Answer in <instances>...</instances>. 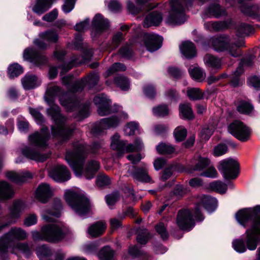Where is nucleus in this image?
Masks as SVG:
<instances>
[{
  "instance_id": "f257e3e1",
  "label": "nucleus",
  "mask_w": 260,
  "mask_h": 260,
  "mask_svg": "<svg viewBox=\"0 0 260 260\" xmlns=\"http://www.w3.org/2000/svg\"><path fill=\"white\" fill-rule=\"evenodd\" d=\"M69 92H64L57 86H50L47 89L45 101L50 106L47 110V113L53 119L55 125L52 127V134L54 137H60L62 140H66L73 132V129L69 128L66 124V119L60 113V108L54 104V99L58 96L60 104L67 110H73L77 103L74 98H69Z\"/></svg>"
},
{
  "instance_id": "f03ea898",
  "label": "nucleus",
  "mask_w": 260,
  "mask_h": 260,
  "mask_svg": "<svg viewBox=\"0 0 260 260\" xmlns=\"http://www.w3.org/2000/svg\"><path fill=\"white\" fill-rule=\"evenodd\" d=\"M238 222L244 227L250 225L245 232V242L242 239H236L233 241L232 246L238 253L255 250L260 244V207L256 209H243L238 211L235 215Z\"/></svg>"
},
{
  "instance_id": "7ed1b4c3",
  "label": "nucleus",
  "mask_w": 260,
  "mask_h": 260,
  "mask_svg": "<svg viewBox=\"0 0 260 260\" xmlns=\"http://www.w3.org/2000/svg\"><path fill=\"white\" fill-rule=\"evenodd\" d=\"M74 150L68 151L66 155V160L74 171L77 176L83 175L86 179L94 178L100 169V163L96 160L89 161L83 168L85 158L88 154V148L82 143L77 142L74 144Z\"/></svg>"
},
{
  "instance_id": "20e7f679",
  "label": "nucleus",
  "mask_w": 260,
  "mask_h": 260,
  "mask_svg": "<svg viewBox=\"0 0 260 260\" xmlns=\"http://www.w3.org/2000/svg\"><path fill=\"white\" fill-rule=\"evenodd\" d=\"M31 235L34 241L56 243L64 238L66 230L63 226L56 224H48L41 228V232L32 231Z\"/></svg>"
},
{
  "instance_id": "39448f33",
  "label": "nucleus",
  "mask_w": 260,
  "mask_h": 260,
  "mask_svg": "<svg viewBox=\"0 0 260 260\" xmlns=\"http://www.w3.org/2000/svg\"><path fill=\"white\" fill-rule=\"evenodd\" d=\"M64 197L67 203L80 216L86 215L89 212L90 202L84 194L68 190L65 192Z\"/></svg>"
},
{
  "instance_id": "423d86ee",
  "label": "nucleus",
  "mask_w": 260,
  "mask_h": 260,
  "mask_svg": "<svg viewBox=\"0 0 260 260\" xmlns=\"http://www.w3.org/2000/svg\"><path fill=\"white\" fill-rule=\"evenodd\" d=\"M191 0H172L171 8L166 19V22L169 25L175 26L184 23L187 18L185 14V8L186 3ZM204 3L208 0H199Z\"/></svg>"
},
{
  "instance_id": "0eeeda50",
  "label": "nucleus",
  "mask_w": 260,
  "mask_h": 260,
  "mask_svg": "<svg viewBox=\"0 0 260 260\" xmlns=\"http://www.w3.org/2000/svg\"><path fill=\"white\" fill-rule=\"evenodd\" d=\"M230 39L226 36H220L212 39V48L217 51H226L229 54L234 57L241 55L239 47L242 44H230Z\"/></svg>"
},
{
  "instance_id": "6e6552de",
  "label": "nucleus",
  "mask_w": 260,
  "mask_h": 260,
  "mask_svg": "<svg viewBox=\"0 0 260 260\" xmlns=\"http://www.w3.org/2000/svg\"><path fill=\"white\" fill-rule=\"evenodd\" d=\"M28 236V234L23 229L19 227L12 228L8 232L0 237V249L5 252L10 243L24 240Z\"/></svg>"
},
{
  "instance_id": "1a4fd4ad",
  "label": "nucleus",
  "mask_w": 260,
  "mask_h": 260,
  "mask_svg": "<svg viewBox=\"0 0 260 260\" xmlns=\"http://www.w3.org/2000/svg\"><path fill=\"white\" fill-rule=\"evenodd\" d=\"M217 167L225 179H235L239 174V164L231 157L220 160Z\"/></svg>"
},
{
  "instance_id": "9d476101",
  "label": "nucleus",
  "mask_w": 260,
  "mask_h": 260,
  "mask_svg": "<svg viewBox=\"0 0 260 260\" xmlns=\"http://www.w3.org/2000/svg\"><path fill=\"white\" fill-rule=\"evenodd\" d=\"M228 132L242 142L247 141L251 135L250 129L239 120H236L229 125Z\"/></svg>"
},
{
  "instance_id": "9b49d317",
  "label": "nucleus",
  "mask_w": 260,
  "mask_h": 260,
  "mask_svg": "<svg viewBox=\"0 0 260 260\" xmlns=\"http://www.w3.org/2000/svg\"><path fill=\"white\" fill-rule=\"evenodd\" d=\"M176 223L180 229L187 231L191 230L195 224L191 212L187 209L179 211Z\"/></svg>"
},
{
  "instance_id": "f8f14e48",
  "label": "nucleus",
  "mask_w": 260,
  "mask_h": 260,
  "mask_svg": "<svg viewBox=\"0 0 260 260\" xmlns=\"http://www.w3.org/2000/svg\"><path fill=\"white\" fill-rule=\"evenodd\" d=\"M110 100L107 99L104 94H99L95 96L93 102L98 106V112L100 116H105L118 111V108L116 105L114 106L115 108L113 109L110 108Z\"/></svg>"
},
{
  "instance_id": "ddd939ff",
  "label": "nucleus",
  "mask_w": 260,
  "mask_h": 260,
  "mask_svg": "<svg viewBox=\"0 0 260 260\" xmlns=\"http://www.w3.org/2000/svg\"><path fill=\"white\" fill-rule=\"evenodd\" d=\"M49 137L48 129L46 127L41 128L40 132H36L29 136L31 146L38 148H44L47 146V141Z\"/></svg>"
},
{
  "instance_id": "4468645a",
  "label": "nucleus",
  "mask_w": 260,
  "mask_h": 260,
  "mask_svg": "<svg viewBox=\"0 0 260 260\" xmlns=\"http://www.w3.org/2000/svg\"><path fill=\"white\" fill-rule=\"evenodd\" d=\"M120 122V120L116 116L103 118L93 126L92 132L94 135H98L105 130L111 127H116Z\"/></svg>"
},
{
  "instance_id": "2eb2a0df",
  "label": "nucleus",
  "mask_w": 260,
  "mask_h": 260,
  "mask_svg": "<svg viewBox=\"0 0 260 260\" xmlns=\"http://www.w3.org/2000/svg\"><path fill=\"white\" fill-rule=\"evenodd\" d=\"M127 173L134 180L144 183H152L151 178L148 175V168L146 165L142 167L132 166L129 168Z\"/></svg>"
},
{
  "instance_id": "dca6fc26",
  "label": "nucleus",
  "mask_w": 260,
  "mask_h": 260,
  "mask_svg": "<svg viewBox=\"0 0 260 260\" xmlns=\"http://www.w3.org/2000/svg\"><path fill=\"white\" fill-rule=\"evenodd\" d=\"M99 79L100 76L98 74L90 73L86 77L76 81L71 88V91L74 92L81 91L86 84L89 88H91L98 83Z\"/></svg>"
},
{
  "instance_id": "f3484780",
  "label": "nucleus",
  "mask_w": 260,
  "mask_h": 260,
  "mask_svg": "<svg viewBox=\"0 0 260 260\" xmlns=\"http://www.w3.org/2000/svg\"><path fill=\"white\" fill-rule=\"evenodd\" d=\"M252 57H249L245 58L241 61L236 70L231 75V84L233 86L237 87L244 83V79L240 77V75L243 72V67L251 66L252 64Z\"/></svg>"
},
{
  "instance_id": "a211bd4d",
  "label": "nucleus",
  "mask_w": 260,
  "mask_h": 260,
  "mask_svg": "<svg viewBox=\"0 0 260 260\" xmlns=\"http://www.w3.org/2000/svg\"><path fill=\"white\" fill-rule=\"evenodd\" d=\"M49 176L57 182H65L71 178V174L67 168L63 165H57L49 172Z\"/></svg>"
},
{
  "instance_id": "6ab92c4d",
  "label": "nucleus",
  "mask_w": 260,
  "mask_h": 260,
  "mask_svg": "<svg viewBox=\"0 0 260 260\" xmlns=\"http://www.w3.org/2000/svg\"><path fill=\"white\" fill-rule=\"evenodd\" d=\"M92 56V51L91 50L86 51L84 55L81 57V59H80V57H77L76 56H73L71 61L69 62V63L67 64H64L59 67L61 69L60 74H64L73 68L74 66L88 62L91 59Z\"/></svg>"
},
{
  "instance_id": "aec40b11",
  "label": "nucleus",
  "mask_w": 260,
  "mask_h": 260,
  "mask_svg": "<svg viewBox=\"0 0 260 260\" xmlns=\"http://www.w3.org/2000/svg\"><path fill=\"white\" fill-rule=\"evenodd\" d=\"M145 47L148 51L153 52L161 46L162 38L155 34H145L143 37Z\"/></svg>"
},
{
  "instance_id": "412c9836",
  "label": "nucleus",
  "mask_w": 260,
  "mask_h": 260,
  "mask_svg": "<svg viewBox=\"0 0 260 260\" xmlns=\"http://www.w3.org/2000/svg\"><path fill=\"white\" fill-rule=\"evenodd\" d=\"M23 58L25 60H30L35 65L40 66L47 62L46 56L39 53L32 48H27L23 52Z\"/></svg>"
},
{
  "instance_id": "4be33fe9",
  "label": "nucleus",
  "mask_w": 260,
  "mask_h": 260,
  "mask_svg": "<svg viewBox=\"0 0 260 260\" xmlns=\"http://www.w3.org/2000/svg\"><path fill=\"white\" fill-rule=\"evenodd\" d=\"M21 153L26 158L37 162H43L50 156V153L41 154L31 146H25L21 149Z\"/></svg>"
},
{
  "instance_id": "5701e85b",
  "label": "nucleus",
  "mask_w": 260,
  "mask_h": 260,
  "mask_svg": "<svg viewBox=\"0 0 260 260\" xmlns=\"http://www.w3.org/2000/svg\"><path fill=\"white\" fill-rule=\"evenodd\" d=\"M15 192L12 186L5 181H0V210L2 209V202L12 199Z\"/></svg>"
},
{
  "instance_id": "b1692460",
  "label": "nucleus",
  "mask_w": 260,
  "mask_h": 260,
  "mask_svg": "<svg viewBox=\"0 0 260 260\" xmlns=\"http://www.w3.org/2000/svg\"><path fill=\"white\" fill-rule=\"evenodd\" d=\"M92 25L95 28L96 32L99 34L109 27V22L101 14H97L92 20Z\"/></svg>"
},
{
  "instance_id": "393cba45",
  "label": "nucleus",
  "mask_w": 260,
  "mask_h": 260,
  "mask_svg": "<svg viewBox=\"0 0 260 260\" xmlns=\"http://www.w3.org/2000/svg\"><path fill=\"white\" fill-rule=\"evenodd\" d=\"M50 196V188L48 184L42 183L38 186L36 191V197L41 202H47Z\"/></svg>"
},
{
  "instance_id": "a878e982",
  "label": "nucleus",
  "mask_w": 260,
  "mask_h": 260,
  "mask_svg": "<svg viewBox=\"0 0 260 260\" xmlns=\"http://www.w3.org/2000/svg\"><path fill=\"white\" fill-rule=\"evenodd\" d=\"M240 10L244 14L253 17L260 20V4H255L252 6H248L246 3L240 4Z\"/></svg>"
},
{
  "instance_id": "bb28decb",
  "label": "nucleus",
  "mask_w": 260,
  "mask_h": 260,
  "mask_svg": "<svg viewBox=\"0 0 260 260\" xmlns=\"http://www.w3.org/2000/svg\"><path fill=\"white\" fill-rule=\"evenodd\" d=\"M6 177L14 182L19 183L24 182L31 178L32 175L29 172L16 173L11 171L6 173Z\"/></svg>"
},
{
  "instance_id": "cd10ccee",
  "label": "nucleus",
  "mask_w": 260,
  "mask_h": 260,
  "mask_svg": "<svg viewBox=\"0 0 260 260\" xmlns=\"http://www.w3.org/2000/svg\"><path fill=\"white\" fill-rule=\"evenodd\" d=\"M180 50L182 54L188 59L192 58L197 55L196 47L191 41H186L183 42L180 46Z\"/></svg>"
},
{
  "instance_id": "c85d7f7f",
  "label": "nucleus",
  "mask_w": 260,
  "mask_h": 260,
  "mask_svg": "<svg viewBox=\"0 0 260 260\" xmlns=\"http://www.w3.org/2000/svg\"><path fill=\"white\" fill-rule=\"evenodd\" d=\"M162 20L161 14L157 11H153L146 17L143 26L144 27H149L152 25L157 26L160 23Z\"/></svg>"
},
{
  "instance_id": "c756f323",
  "label": "nucleus",
  "mask_w": 260,
  "mask_h": 260,
  "mask_svg": "<svg viewBox=\"0 0 260 260\" xmlns=\"http://www.w3.org/2000/svg\"><path fill=\"white\" fill-rule=\"evenodd\" d=\"M21 82L23 88L28 90L40 85L41 80L35 75L32 74H26L21 79Z\"/></svg>"
},
{
  "instance_id": "7c9ffc66",
  "label": "nucleus",
  "mask_w": 260,
  "mask_h": 260,
  "mask_svg": "<svg viewBox=\"0 0 260 260\" xmlns=\"http://www.w3.org/2000/svg\"><path fill=\"white\" fill-rule=\"evenodd\" d=\"M52 2L49 0H37L36 4L32 7V11L39 15H41L51 7Z\"/></svg>"
},
{
  "instance_id": "2f4dec72",
  "label": "nucleus",
  "mask_w": 260,
  "mask_h": 260,
  "mask_svg": "<svg viewBox=\"0 0 260 260\" xmlns=\"http://www.w3.org/2000/svg\"><path fill=\"white\" fill-rule=\"evenodd\" d=\"M39 37L49 43H56L59 40V35L54 29H48L39 35Z\"/></svg>"
},
{
  "instance_id": "473e14b6",
  "label": "nucleus",
  "mask_w": 260,
  "mask_h": 260,
  "mask_svg": "<svg viewBox=\"0 0 260 260\" xmlns=\"http://www.w3.org/2000/svg\"><path fill=\"white\" fill-rule=\"evenodd\" d=\"M201 206H202L207 210H210L211 207V199L210 197L203 196L201 199L200 205H199L196 208L194 215L196 217L200 220H202L203 219L202 215L200 212Z\"/></svg>"
},
{
  "instance_id": "72a5a7b5",
  "label": "nucleus",
  "mask_w": 260,
  "mask_h": 260,
  "mask_svg": "<svg viewBox=\"0 0 260 260\" xmlns=\"http://www.w3.org/2000/svg\"><path fill=\"white\" fill-rule=\"evenodd\" d=\"M126 142L124 141L120 140V136L118 134H115L111 137V147L112 149L116 150L120 153L125 152V146Z\"/></svg>"
},
{
  "instance_id": "f704fd0d",
  "label": "nucleus",
  "mask_w": 260,
  "mask_h": 260,
  "mask_svg": "<svg viewBox=\"0 0 260 260\" xmlns=\"http://www.w3.org/2000/svg\"><path fill=\"white\" fill-rule=\"evenodd\" d=\"M228 186L232 189L235 188L234 184L231 182H228L227 184H225L221 181H215L212 182V190L215 191L220 194L225 193L227 190Z\"/></svg>"
},
{
  "instance_id": "c9c22d12",
  "label": "nucleus",
  "mask_w": 260,
  "mask_h": 260,
  "mask_svg": "<svg viewBox=\"0 0 260 260\" xmlns=\"http://www.w3.org/2000/svg\"><path fill=\"white\" fill-rule=\"evenodd\" d=\"M106 229L105 224L100 221L92 224L88 229V234L92 237H96L102 235Z\"/></svg>"
},
{
  "instance_id": "e433bc0d",
  "label": "nucleus",
  "mask_w": 260,
  "mask_h": 260,
  "mask_svg": "<svg viewBox=\"0 0 260 260\" xmlns=\"http://www.w3.org/2000/svg\"><path fill=\"white\" fill-rule=\"evenodd\" d=\"M188 72L190 76L197 81L202 82L205 79V73L198 66H190Z\"/></svg>"
},
{
  "instance_id": "4c0bfd02",
  "label": "nucleus",
  "mask_w": 260,
  "mask_h": 260,
  "mask_svg": "<svg viewBox=\"0 0 260 260\" xmlns=\"http://www.w3.org/2000/svg\"><path fill=\"white\" fill-rule=\"evenodd\" d=\"M179 110L184 119L191 120L194 118L193 113L190 104L180 105L179 106Z\"/></svg>"
},
{
  "instance_id": "58836bf2",
  "label": "nucleus",
  "mask_w": 260,
  "mask_h": 260,
  "mask_svg": "<svg viewBox=\"0 0 260 260\" xmlns=\"http://www.w3.org/2000/svg\"><path fill=\"white\" fill-rule=\"evenodd\" d=\"M24 208L25 205L22 202L20 201L15 202L11 210V217L15 218H18Z\"/></svg>"
},
{
  "instance_id": "ea45409f",
  "label": "nucleus",
  "mask_w": 260,
  "mask_h": 260,
  "mask_svg": "<svg viewBox=\"0 0 260 260\" xmlns=\"http://www.w3.org/2000/svg\"><path fill=\"white\" fill-rule=\"evenodd\" d=\"M114 83L123 90L128 89L129 82L128 79L122 76L118 75L114 78Z\"/></svg>"
},
{
  "instance_id": "a19ab883",
  "label": "nucleus",
  "mask_w": 260,
  "mask_h": 260,
  "mask_svg": "<svg viewBox=\"0 0 260 260\" xmlns=\"http://www.w3.org/2000/svg\"><path fill=\"white\" fill-rule=\"evenodd\" d=\"M156 150L159 154H169L174 152L175 148L169 144L160 143L156 147Z\"/></svg>"
},
{
  "instance_id": "79ce46f5",
  "label": "nucleus",
  "mask_w": 260,
  "mask_h": 260,
  "mask_svg": "<svg viewBox=\"0 0 260 260\" xmlns=\"http://www.w3.org/2000/svg\"><path fill=\"white\" fill-rule=\"evenodd\" d=\"M57 211L53 212L52 211L47 212V214L42 215V218L46 222H54V219L53 217H58L60 216V209L61 208V205L60 201H58L56 204Z\"/></svg>"
},
{
  "instance_id": "37998d69",
  "label": "nucleus",
  "mask_w": 260,
  "mask_h": 260,
  "mask_svg": "<svg viewBox=\"0 0 260 260\" xmlns=\"http://www.w3.org/2000/svg\"><path fill=\"white\" fill-rule=\"evenodd\" d=\"M114 251L109 246L103 247L99 253V258L101 260H114Z\"/></svg>"
},
{
  "instance_id": "c03bdc74",
  "label": "nucleus",
  "mask_w": 260,
  "mask_h": 260,
  "mask_svg": "<svg viewBox=\"0 0 260 260\" xmlns=\"http://www.w3.org/2000/svg\"><path fill=\"white\" fill-rule=\"evenodd\" d=\"M126 68L124 64L120 62H116L110 67L105 74V77L111 76L116 72L124 71Z\"/></svg>"
},
{
  "instance_id": "a18cd8bd",
  "label": "nucleus",
  "mask_w": 260,
  "mask_h": 260,
  "mask_svg": "<svg viewBox=\"0 0 260 260\" xmlns=\"http://www.w3.org/2000/svg\"><path fill=\"white\" fill-rule=\"evenodd\" d=\"M23 72L22 68L16 63L11 64L8 68V73L11 78L18 76Z\"/></svg>"
},
{
  "instance_id": "49530a36",
  "label": "nucleus",
  "mask_w": 260,
  "mask_h": 260,
  "mask_svg": "<svg viewBox=\"0 0 260 260\" xmlns=\"http://www.w3.org/2000/svg\"><path fill=\"white\" fill-rule=\"evenodd\" d=\"M138 233L137 242L141 244H145L150 237V235L147 230L146 229H140L138 231Z\"/></svg>"
},
{
  "instance_id": "de8ad7c7",
  "label": "nucleus",
  "mask_w": 260,
  "mask_h": 260,
  "mask_svg": "<svg viewBox=\"0 0 260 260\" xmlns=\"http://www.w3.org/2000/svg\"><path fill=\"white\" fill-rule=\"evenodd\" d=\"M253 109V106L248 102L241 101L237 106V110L241 113L249 114Z\"/></svg>"
},
{
  "instance_id": "09e8293b",
  "label": "nucleus",
  "mask_w": 260,
  "mask_h": 260,
  "mask_svg": "<svg viewBox=\"0 0 260 260\" xmlns=\"http://www.w3.org/2000/svg\"><path fill=\"white\" fill-rule=\"evenodd\" d=\"M209 164L210 160L209 159L200 157L197 164L192 166L191 170L189 171L191 172L192 171H201L206 168Z\"/></svg>"
},
{
  "instance_id": "8fccbe9b",
  "label": "nucleus",
  "mask_w": 260,
  "mask_h": 260,
  "mask_svg": "<svg viewBox=\"0 0 260 260\" xmlns=\"http://www.w3.org/2000/svg\"><path fill=\"white\" fill-rule=\"evenodd\" d=\"M253 31L252 27L247 24L241 23L237 28V35L239 36H248Z\"/></svg>"
},
{
  "instance_id": "3c124183",
  "label": "nucleus",
  "mask_w": 260,
  "mask_h": 260,
  "mask_svg": "<svg viewBox=\"0 0 260 260\" xmlns=\"http://www.w3.org/2000/svg\"><path fill=\"white\" fill-rule=\"evenodd\" d=\"M143 147V143L141 139H136L134 144H129L125 146V152L128 153L134 151H138L141 150Z\"/></svg>"
},
{
  "instance_id": "603ef678",
  "label": "nucleus",
  "mask_w": 260,
  "mask_h": 260,
  "mask_svg": "<svg viewBox=\"0 0 260 260\" xmlns=\"http://www.w3.org/2000/svg\"><path fill=\"white\" fill-rule=\"evenodd\" d=\"M188 98L191 100H198L203 97V94L199 88H192L187 91Z\"/></svg>"
},
{
  "instance_id": "864d4df0",
  "label": "nucleus",
  "mask_w": 260,
  "mask_h": 260,
  "mask_svg": "<svg viewBox=\"0 0 260 260\" xmlns=\"http://www.w3.org/2000/svg\"><path fill=\"white\" fill-rule=\"evenodd\" d=\"M174 135L177 141H182L185 139L187 135V131L183 126H178L175 128Z\"/></svg>"
},
{
  "instance_id": "5fc2aeb1",
  "label": "nucleus",
  "mask_w": 260,
  "mask_h": 260,
  "mask_svg": "<svg viewBox=\"0 0 260 260\" xmlns=\"http://www.w3.org/2000/svg\"><path fill=\"white\" fill-rule=\"evenodd\" d=\"M153 112L154 115L163 117L169 114V109L166 105H159L153 108Z\"/></svg>"
},
{
  "instance_id": "6e6d98bb",
  "label": "nucleus",
  "mask_w": 260,
  "mask_h": 260,
  "mask_svg": "<svg viewBox=\"0 0 260 260\" xmlns=\"http://www.w3.org/2000/svg\"><path fill=\"white\" fill-rule=\"evenodd\" d=\"M155 230L163 240L168 239L169 234L166 227L163 223L161 222L157 224L155 226Z\"/></svg>"
},
{
  "instance_id": "4d7b16f0",
  "label": "nucleus",
  "mask_w": 260,
  "mask_h": 260,
  "mask_svg": "<svg viewBox=\"0 0 260 260\" xmlns=\"http://www.w3.org/2000/svg\"><path fill=\"white\" fill-rule=\"evenodd\" d=\"M105 199L108 206H113L120 199V195L118 192H114L107 195Z\"/></svg>"
},
{
  "instance_id": "13d9d810",
  "label": "nucleus",
  "mask_w": 260,
  "mask_h": 260,
  "mask_svg": "<svg viewBox=\"0 0 260 260\" xmlns=\"http://www.w3.org/2000/svg\"><path fill=\"white\" fill-rule=\"evenodd\" d=\"M228 150V147L225 144H219L215 146L213 155L217 157L222 156L227 152Z\"/></svg>"
},
{
  "instance_id": "bf43d9fd",
  "label": "nucleus",
  "mask_w": 260,
  "mask_h": 260,
  "mask_svg": "<svg viewBox=\"0 0 260 260\" xmlns=\"http://www.w3.org/2000/svg\"><path fill=\"white\" fill-rule=\"evenodd\" d=\"M29 111L38 124H41L44 122L45 120L43 116L38 110L29 108Z\"/></svg>"
},
{
  "instance_id": "052dcab7",
  "label": "nucleus",
  "mask_w": 260,
  "mask_h": 260,
  "mask_svg": "<svg viewBox=\"0 0 260 260\" xmlns=\"http://www.w3.org/2000/svg\"><path fill=\"white\" fill-rule=\"evenodd\" d=\"M110 183V178L105 175H99L96 179V184L99 187L107 186Z\"/></svg>"
},
{
  "instance_id": "680f3d73",
  "label": "nucleus",
  "mask_w": 260,
  "mask_h": 260,
  "mask_svg": "<svg viewBox=\"0 0 260 260\" xmlns=\"http://www.w3.org/2000/svg\"><path fill=\"white\" fill-rule=\"evenodd\" d=\"M128 252L129 254L133 256L138 257L139 256H142L145 259L148 258V255L146 253L141 251L137 246L131 247L129 248Z\"/></svg>"
},
{
  "instance_id": "e2e57ef3",
  "label": "nucleus",
  "mask_w": 260,
  "mask_h": 260,
  "mask_svg": "<svg viewBox=\"0 0 260 260\" xmlns=\"http://www.w3.org/2000/svg\"><path fill=\"white\" fill-rule=\"evenodd\" d=\"M138 124L135 122H131L127 124L125 128L124 132L125 135L128 136L133 135L135 131L138 129Z\"/></svg>"
},
{
  "instance_id": "0e129e2a",
  "label": "nucleus",
  "mask_w": 260,
  "mask_h": 260,
  "mask_svg": "<svg viewBox=\"0 0 260 260\" xmlns=\"http://www.w3.org/2000/svg\"><path fill=\"white\" fill-rule=\"evenodd\" d=\"M76 0H64L62 9L65 13L70 12L74 8Z\"/></svg>"
},
{
  "instance_id": "69168bd1",
  "label": "nucleus",
  "mask_w": 260,
  "mask_h": 260,
  "mask_svg": "<svg viewBox=\"0 0 260 260\" xmlns=\"http://www.w3.org/2000/svg\"><path fill=\"white\" fill-rule=\"evenodd\" d=\"M89 21V19H86L84 21L77 23L75 26V29L79 32L84 31L88 28Z\"/></svg>"
},
{
  "instance_id": "338daca9",
  "label": "nucleus",
  "mask_w": 260,
  "mask_h": 260,
  "mask_svg": "<svg viewBox=\"0 0 260 260\" xmlns=\"http://www.w3.org/2000/svg\"><path fill=\"white\" fill-rule=\"evenodd\" d=\"M58 16V12L56 9H54L50 12L45 14L43 17V20L47 22H51L55 20Z\"/></svg>"
},
{
  "instance_id": "774afa93",
  "label": "nucleus",
  "mask_w": 260,
  "mask_h": 260,
  "mask_svg": "<svg viewBox=\"0 0 260 260\" xmlns=\"http://www.w3.org/2000/svg\"><path fill=\"white\" fill-rule=\"evenodd\" d=\"M89 104H85L82 106L78 114L79 120L87 117L88 116Z\"/></svg>"
}]
</instances>
